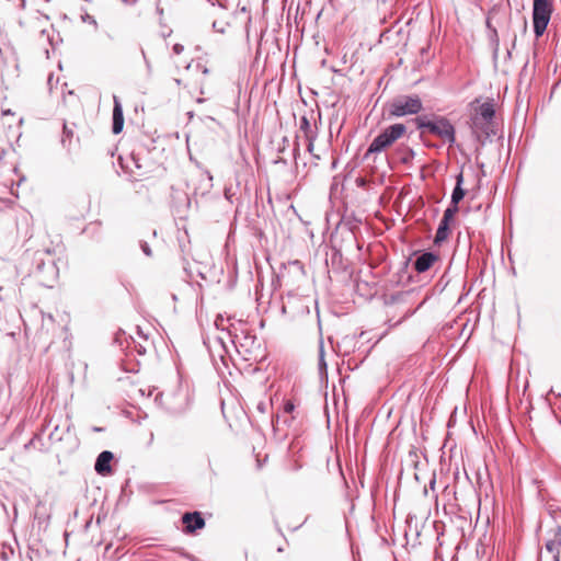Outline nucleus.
<instances>
[{
    "mask_svg": "<svg viewBox=\"0 0 561 561\" xmlns=\"http://www.w3.org/2000/svg\"><path fill=\"white\" fill-rule=\"evenodd\" d=\"M228 337L244 359H250L254 350L259 347L256 336L251 333L248 324L241 320L229 323Z\"/></svg>",
    "mask_w": 561,
    "mask_h": 561,
    "instance_id": "1",
    "label": "nucleus"
},
{
    "mask_svg": "<svg viewBox=\"0 0 561 561\" xmlns=\"http://www.w3.org/2000/svg\"><path fill=\"white\" fill-rule=\"evenodd\" d=\"M415 122L419 129L427 130L443 139V141L447 142L449 146L456 142L455 127L446 117L439 116L433 121L426 119L425 117H417Z\"/></svg>",
    "mask_w": 561,
    "mask_h": 561,
    "instance_id": "2",
    "label": "nucleus"
},
{
    "mask_svg": "<svg viewBox=\"0 0 561 561\" xmlns=\"http://www.w3.org/2000/svg\"><path fill=\"white\" fill-rule=\"evenodd\" d=\"M407 131L403 124L398 123L385 128L369 145L365 152V158L370 154L380 153L381 151L391 147L398 139H400Z\"/></svg>",
    "mask_w": 561,
    "mask_h": 561,
    "instance_id": "3",
    "label": "nucleus"
},
{
    "mask_svg": "<svg viewBox=\"0 0 561 561\" xmlns=\"http://www.w3.org/2000/svg\"><path fill=\"white\" fill-rule=\"evenodd\" d=\"M422 100L416 94L399 95L388 103L390 117H403L414 115L422 111Z\"/></svg>",
    "mask_w": 561,
    "mask_h": 561,
    "instance_id": "4",
    "label": "nucleus"
},
{
    "mask_svg": "<svg viewBox=\"0 0 561 561\" xmlns=\"http://www.w3.org/2000/svg\"><path fill=\"white\" fill-rule=\"evenodd\" d=\"M553 13V0H534L533 25L537 38L543 35Z\"/></svg>",
    "mask_w": 561,
    "mask_h": 561,
    "instance_id": "5",
    "label": "nucleus"
},
{
    "mask_svg": "<svg viewBox=\"0 0 561 561\" xmlns=\"http://www.w3.org/2000/svg\"><path fill=\"white\" fill-rule=\"evenodd\" d=\"M494 114H495V111H494L492 103H490V102L482 103L478 107V111L472 118V125H473L474 133H478V130L481 129V131L483 134L489 136L490 135L489 126H486L484 128V127H482V125L483 124L489 125L491 123V121L493 119Z\"/></svg>",
    "mask_w": 561,
    "mask_h": 561,
    "instance_id": "6",
    "label": "nucleus"
},
{
    "mask_svg": "<svg viewBox=\"0 0 561 561\" xmlns=\"http://www.w3.org/2000/svg\"><path fill=\"white\" fill-rule=\"evenodd\" d=\"M64 330V327L60 323H57L53 314L50 313H43L42 317V332H41V339L44 337V335H47L48 342L50 343L51 340L61 333Z\"/></svg>",
    "mask_w": 561,
    "mask_h": 561,
    "instance_id": "7",
    "label": "nucleus"
},
{
    "mask_svg": "<svg viewBox=\"0 0 561 561\" xmlns=\"http://www.w3.org/2000/svg\"><path fill=\"white\" fill-rule=\"evenodd\" d=\"M182 523L186 534H193L205 527V520L198 512L185 513L182 516Z\"/></svg>",
    "mask_w": 561,
    "mask_h": 561,
    "instance_id": "8",
    "label": "nucleus"
},
{
    "mask_svg": "<svg viewBox=\"0 0 561 561\" xmlns=\"http://www.w3.org/2000/svg\"><path fill=\"white\" fill-rule=\"evenodd\" d=\"M113 125L112 131L117 135L123 130L124 127V115H123V106L119 99L114 95L113 96Z\"/></svg>",
    "mask_w": 561,
    "mask_h": 561,
    "instance_id": "9",
    "label": "nucleus"
},
{
    "mask_svg": "<svg viewBox=\"0 0 561 561\" xmlns=\"http://www.w3.org/2000/svg\"><path fill=\"white\" fill-rule=\"evenodd\" d=\"M437 260V254L433 252H424L414 261V270L417 273H424L428 271Z\"/></svg>",
    "mask_w": 561,
    "mask_h": 561,
    "instance_id": "10",
    "label": "nucleus"
},
{
    "mask_svg": "<svg viewBox=\"0 0 561 561\" xmlns=\"http://www.w3.org/2000/svg\"><path fill=\"white\" fill-rule=\"evenodd\" d=\"M113 459V454L111 451L104 450L102 451L95 461V471L100 474H105L111 471L110 462Z\"/></svg>",
    "mask_w": 561,
    "mask_h": 561,
    "instance_id": "11",
    "label": "nucleus"
},
{
    "mask_svg": "<svg viewBox=\"0 0 561 561\" xmlns=\"http://www.w3.org/2000/svg\"><path fill=\"white\" fill-rule=\"evenodd\" d=\"M299 129L304 133L306 140H316L317 128L312 127L307 116H301L299 121Z\"/></svg>",
    "mask_w": 561,
    "mask_h": 561,
    "instance_id": "12",
    "label": "nucleus"
},
{
    "mask_svg": "<svg viewBox=\"0 0 561 561\" xmlns=\"http://www.w3.org/2000/svg\"><path fill=\"white\" fill-rule=\"evenodd\" d=\"M462 184H463V175H462V173H459L456 176V186L451 193V202H450L451 204L458 205L459 202L463 198L466 192L462 188Z\"/></svg>",
    "mask_w": 561,
    "mask_h": 561,
    "instance_id": "13",
    "label": "nucleus"
},
{
    "mask_svg": "<svg viewBox=\"0 0 561 561\" xmlns=\"http://www.w3.org/2000/svg\"><path fill=\"white\" fill-rule=\"evenodd\" d=\"M449 225H450V222L440 220L439 226L436 231V234H435V239H434L435 244H440L448 239Z\"/></svg>",
    "mask_w": 561,
    "mask_h": 561,
    "instance_id": "14",
    "label": "nucleus"
},
{
    "mask_svg": "<svg viewBox=\"0 0 561 561\" xmlns=\"http://www.w3.org/2000/svg\"><path fill=\"white\" fill-rule=\"evenodd\" d=\"M149 345L130 336V342H127V350L130 353L136 352L138 355H145Z\"/></svg>",
    "mask_w": 561,
    "mask_h": 561,
    "instance_id": "15",
    "label": "nucleus"
},
{
    "mask_svg": "<svg viewBox=\"0 0 561 561\" xmlns=\"http://www.w3.org/2000/svg\"><path fill=\"white\" fill-rule=\"evenodd\" d=\"M561 543L556 541H549L546 543V549L552 554L553 561H560Z\"/></svg>",
    "mask_w": 561,
    "mask_h": 561,
    "instance_id": "16",
    "label": "nucleus"
},
{
    "mask_svg": "<svg viewBox=\"0 0 561 561\" xmlns=\"http://www.w3.org/2000/svg\"><path fill=\"white\" fill-rule=\"evenodd\" d=\"M73 136L72 129H70L66 124L64 125V131L61 137V144L64 147L69 148L71 145V138Z\"/></svg>",
    "mask_w": 561,
    "mask_h": 561,
    "instance_id": "17",
    "label": "nucleus"
},
{
    "mask_svg": "<svg viewBox=\"0 0 561 561\" xmlns=\"http://www.w3.org/2000/svg\"><path fill=\"white\" fill-rule=\"evenodd\" d=\"M458 211V205L451 204L445 209L442 220L451 222Z\"/></svg>",
    "mask_w": 561,
    "mask_h": 561,
    "instance_id": "18",
    "label": "nucleus"
},
{
    "mask_svg": "<svg viewBox=\"0 0 561 561\" xmlns=\"http://www.w3.org/2000/svg\"><path fill=\"white\" fill-rule=\"evenodd\" d=\"M202 176L205 179L204 192L202 194H205L209 192L213 187V175L208 170H203Z\"/></svg>",
    "mask_w": 561,
    "mask_h": 561,
    "instance_id": "19",
    "label": "nucleus"
},
{
    "mask_svg": "<svg viewBox=\"0 0 561 561\" xmlns=\"http://www.w3.org/2000/svg\"><path fill=\"white\" fill-rule=\"evenodd\" d=\"M229 323H231V319H225L222 316L217 317L215 324L221 331H226L228 333Z\"/></svg>",
    "mask_w": 561,
    "mask_h": 561,
    "instance_id": "20",
    "label": "nucleus"
},
{
    "mask_svg": "<svg viewBox=\"0 0 561 561\" xmlns=\"http://www.w3.org/2000/svg\"><path fill=\"white\" fill-rule=\"evenodd\" d=\"M136 333H137L138 341H144L146 344H150L149 335L145 334L144 331L139 327H137Z\"/></svg>",
    "mask_w": 561,
    "mask_h": 561,
    "instance_id": "21",
    "label": "nucleus"
},
{
    "mask_svg": "<svg viewBox=\"0 0 561 561\" xmlns=\"http://www.w3.org/2000/svg\"><path fill=\"white\" fill-rule=\"evenodd\" d=\"M294 410H295V404L290 400H288L284 403V408H283L284 413L290 414L294 412Z\"/></svg>",
    "mask_w": 561,
    "mask_h": 561,
    "instance_id": "22",
    "label": "nucleus"
},
{
    "mask_svg": "<svg viewBox=\"0 0 561 561\" xmlns=\"http://www.w3.org/2000/svg\"><path fill=\"white\" fill-rule=\"evenodd\" d=\"M140 247H141L142 252H144L147 256H150V255H151V249H150V247L148 245V243H147V242H141Z\"/></svg>",
    "mask_w": 561,
    "mask_h": 561,
    "instance_id": "23",
    "label": "nucleus"
},
{
    "mask_svg": "<svg viewBox=\"0 0 561 561\" xmlns=\"http://www.w3.org/2000/svg\"><path fill=\"white\" fill-rule=\"evenodd\" d=\"M319 366H320V369L327 367V364L324 362V354H323V348L322 347L320 348Z\"/></svg>",
    "mask_w": 561,
    "mask_h": 561,
    "instance_id": "24",
    "label": "nucleus"
},
{
    "mask_svg": "<svg viewBox=\"0 0 561 561\" xmlns=\"http://www.w3.org/2000/svg\"><path fill=\"white\" fill-rule=\"evenodd\" d=\"M172 49H173V53H174L175 55H180V54H182V53H183V50H184V46H183V45H181V44H175V45H173V48H172Z\"/></svg>",
    "mask_w": 561,
    "mask_h": 561,
    "instance_id": "25",
    "label": "nucleus"
},
{
    "mask_svg": "<svg viewBox=\"0 0 561 561\" xmlns=\"http://www.w3.org/2000/svg\"><path fill=\"white\" fill-rule=\"evenodd\" d=\"M314 148V140H307V150L312 154Z\"/></svg>",
    "mask_w": 561,
    "mask_h": 561,
    "instance_id": "26",
    "label": "nucleus"
},
{
    "mask_svg": "<svg viewBox=\"0 0 561 561\" xmlns=\"http://www.w3.org/2000/svg\"><path fill=\"white\" fill-rule=\"evenodd\" d=\"M133 163L135 164L136 169H140L139 160L135 158V156H131Z\"/></svg>",
    "mask_w": 561,
    "mask_h": 561,
    "instance_id": "27",
    "label": "nucleus"
},
{
    "mask_svg": "<svg viewBox=\"0 0 561 561\" xmlns=\"http://www.w3.org/2000/svg\"><path fill=\"white\" fill-rule=\"evenodd\" d=\"M38 38H39V39H42V38L48 39V38H49V36H48V35L45 33V31L43 30V31L41 32V35H39V37H38Z\"/></svg>",
    "mask_w": 561,
    "mask_h": 561,
    "instance_id": "28",
    "label": "nucleus"
},
{
    "mask_svg": "<svg viewBox=\"0 0 561 561\" xmlns=\"http://www.w3.org/2000/svg\"><path fill=\"white\" fill-rule=\"evenodd\" d=\"M218 340H219V342L222 344V346H224V347H226V345H225V341H224V337H222V336H218Z\"/></svg>",
    "mask_w": 561,
    "mask_h": 561,
    "instance_id": "29",
    "label": "nucleus"
},
{
    "mask_svg": "<svg viewBox=\"0 0 561 561\" xmlns=\"http://www.w3.org/2000/svg\"><path fill=\"white\" fill-rule=\"evenodd\" d=\"M1 557H2V559H3V560H8V554H7V552H2Z\"/></svg>",
    "mask_w": 561,
    "mask_h": 561,
    "instance_id": "30",
    "label": "nucleus"
},
{
    "mask_svg": "<svg viewBox=\"0 0 561 561\" xmlns=\"http://www.w3.org/2000/svg\"><path fill=\"white\" fill-rule=\"evenodd\" d=\"M53 82V75H49L48 77V83L50 84Z\"/></svg>",
    "mask_w": 561,
    "mask_h": 561,
    "instance_id": "31",
    "label": "nucleus"
},
{
    "mask_svg": "<svg viewBox=\"0 0 561 561\" xmlns=\"http://www.w3.org/2000/svg\"><path fill=\"white\" fill-rule=\"evenodd\" d=\"M492 32H493L494 36H495V37H497V32H496V30H495V28H493V30H492Z\"/></svg>",
    "mask_w": 561,
    "mask_h": 561,
    "instance_id": "32",
    "label": "nucleus"
},
{
    "mask_svg": "<svg viewBox=\"0 0 561 561\" xmlns=\"http://www.w3.org/2000/svg\"><path fill=\"white\" fill-rule=\"evenodd\" d=\"M175 83L176 84H181V80L180 79H175Z\"/></svg>",
    "mask_w": 561,
    "mask_h": 561,
    "instance_id": "33",
    "label": "nucleus"
}]
</instances>
